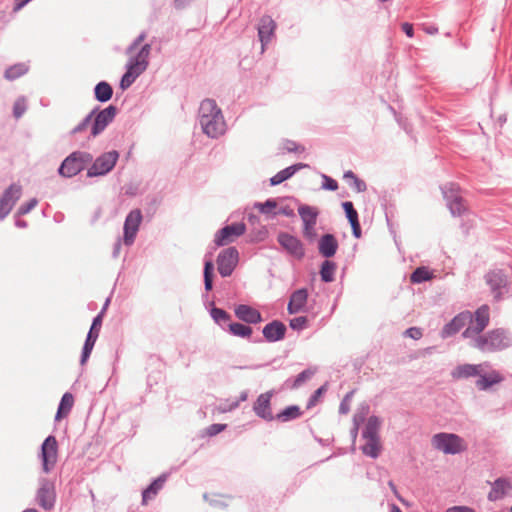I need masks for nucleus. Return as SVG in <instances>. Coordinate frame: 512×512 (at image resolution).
<instances>
[{
	"label": "nucleus",
	"mask_w": 512,
	"mask_h": 512,
	"mask_svg": "<svg viewBox=\"0 0 512 512\" xmlns=\"http://www.w3.org/2000/svg\"><path fill=\"white\" fill-rule=\"evenodd\" d=\"M258 37L261 42V50L264 52L267 44L271 41L276 29V23L269 15L260 18L258 24Z\"/></svg>",
	"instance_id": "20"
},
{
	"label": "nucleus",
	"mask_w": 512,
	"mask_h": 512,
	"mask_svg": "<svg viewBox=\"0 0 512 512\" xmlns=\"http://www.w3.org/2000/svg\"><path fill=\"white\" fill-rule=\"evenodd\" d=\"M226 427H227L226 424H221V423L211 424L210 426L207 427V434L210 437L216 436L217 434L224 431L226 429Z\"/></svg>",
	"instance_id": "58"
},
{
	"label": "nucleus",
	"mask_w": 512,
	"mask_h": 512,
	"mask_svg": "<svg viewBox=\"0 0 512 512\" xmlns=\"http://www.w3.org/2000/svg\"><path fill=\"white\" fill-rule=\"evenodd\" d=\"M289 325H290L291 329L301 331L307 325V317H305V316L295 317L290 320Z\"/></svg>",
	"instance_id": "54"
},
{
	"label": "nucleus",
	"mask_w": 512,
	"mask_h": 512,
	"mask_svg": "<svg viewBox=\"0 0 512 512\" xmlns=\"http://www.w3.org/2000/svg\"><path fill=\"white\" fill-rule=\"evenodd\" d=\"M446 512H476L473 508L468 506H454L448 508Z\"/></svg>",
	"instance_id": "64"
},
{
	"label": "nucleus",
	"mask_w": 512,
	"mask_h": 512,
	"mask_svg": "<svg viewBox=\"0 0 512 512\" xmlns=\"http://www.w3.org/2000/svg\"><path fill=\"white\" fill-rule=\"evenodd\" d=\"M152 46L149 43H145L142 45L140 50L137 52L136 55L130 57L134 61H140L145 63L147 66L149 65V56L151 53Z\"/></svg>",
	"instance_id": "42"
},
{
	"label": "nucleus",
	"mask_w": 512,
	"mask_h": 512,
	"mask_svg": "<svg viewBox=\"0 0 512 512\" xmlns=\"http://www.w3.org/2000/svg\"><path fill=\"white\" fill-rule=\"evenodd\" d=\"M433 446L444 454L455 455L465 450L463 439L454 433L440 432L432 438Z\"/></svg>",
	"instance_id": "7"
},
{
	"label": "nucleus",
	"mask_w": 512,
	"mask_h": 512,
	"mask_svg": "<svg viewBox=\"0 0 512 512\" xmlns=\"http://www.w3.org/2000/svg\"><path fill=\"white\" fill-rule=\"evenodd\" d=\"M303 414V411L298 405H290L274 415V420L285 423L298 419Z\"/></svg>",
	"instance_id": "32"
},
{
	"label": "nucleus",
	"mask_w": 512,
	"mask_h": 512,
	"mask_svg": "<svg viewBox=\"0 0 512 512\" xmlns=\"http://www.w3.org/2000/svg\"><path fill=\"white\" fill-rule=\"evenodd\" d=\"M93 348L94 347L91 345H86V344L83 345L81 356H80V364L81 365H84L88 361Z\"/></svg>",
	"instance_id": "61"
},
{
	"label": "nucleus",
	"mask_w": 512,
	"mask_h": 512,
	"mask_svg": "<svg viewBox=\"0 0 512 512\" xmlns=\"http://www.w3.org/2000/svg\"><path fill=\"white\" fill-rule=\"evenodd\" d=\"M93 93L96 101L106 103L113 97V88L107 81H100L95 85Z\"/></svg>",
	"instance_id": "30"
},
{
	"label": "nucleus",
	"mask_w": 512,
	"mask_h": 512,
	"mask_svg": "<svg viewBox=\"0 0 512 512\" xmlns=\"http://www.w3.org/2000/svg\"><path fill=\"white\" fill-rule=\"evenodd\" d=\"M58 443L53 435L45 438L41 445V462L42 469L45 473L51 471L57 462Z\"/></svg>",
	"instance_id": "12"
},
{
	"label": "nucleus",
	"mask_w": 512,
	"mask_h": 512,
	"mask_svg": "<svg viewBox=\"0 0 512 512\" xmlns=\"http://www.w3.org/2000/svg\"><path fill=\"white\" fill-rule=\"evenodd\" d=\"M93 161V155L86 151H74L60 164L58 174L64 178H72L83 171Z\"/></svg>",
	"instance_id": "5"
},
{
	"label": "nucleus",
	"mask_w": 512,
	"mask_h": 512,
	"mask_svg": "<svg viewBox=\"0 0 512 512\" xmlns=\"http://www.w3.org/2000/svg\"><path fill=\"white\" fill-rule=\"evenodd\" d=\"M234 312L237 318L247 324H258L263 320L261 313L257 309L246 304H239Z\"/></svg>",
	"instance_id": "23"
},
{
	"label": "nucleus",
	"mask_w": 512,
	"mask_h": 512,
	"mask_svg": "<svg viewBox=\"0 0 512 512\" xmlns=\"http://www.w3.org/2000/svg\"><path fill=\"white\" fill-rule=\"evenodd\" d=\"M255 207L262 213V214H270L272 211L277 207V202L273 198L267 199L265 202H257L255 204Z\"/></svg>",
	"instance_id": "44"
},
{
	"label": "nucleus",
	"mask_w": 512,
	"mask_h": 512,
	"mask_svg": "<svg viewBox=\"0 0 512 512\" xmlns=\"http://www.w3.org/2000/svg\"><path fill=\"white\" fill-rule=\"evenodd\" d=\"M228 332L233 335L240 338H247L251 339V335L253 333V329L249 325H245L243 323L239 322H233L228 324Z\"/></svg>",
	"instance_id": "37"
},
{
	"label": "nucleus",
	"mask_w": 512,
	"mask_h": 512,
	"mask_svg": "<svg viewBox=\"0 0 512 512\" xmlns=\"http://www.w3.org/2000/svg\"><path fill=\"white\" fill-rule=\"evenodd\" d=\"M326 391V387L325 385L323 386H320L318 389H316L312 394L311 396L309 397L308 401H307V405H306V408L307 409H311L312 407H314L317 402L319 401V398L322 396V394Z\"/></svg>",
	"instance_id": "49"
},
{
	"label": "nucleus",
	"mask_w": 512,
	"mask_h": 512,
	"mask_svg": "<svg viewBox=\"0 0 512 512\" xmlns=\"http://www.w3.org/2000/svg\"><path fill=\"white\" fill-rule=\"evenodd\" d=\"M322 189L328 191H336L338 189V182L326 174H322Z\"/></svg>",
	"instance_id": "53"
},
{
	"label": "nucleus",
	"mask_w": 512,
	"mask_h": 512,
	"mask_svg": "<svg viewBox=\"0 0 512 512\" xmlns=\"http://www.w3.org/2000/svg\"><path fill=\"white\" fill-rule=\"evenodd\" d=\"M443 198L452 216H461L466 211L464 199L460 195V187L456 183H448L441 187Z\"/></svg>",
	"instance_id": "8"
},
{
	"label": "nucleus",
	"mask_w": 512,
	"mask_h": 512,
	"mask_svg": "<svg viewBox=\"0 0 512 512\" xmlns=\"http://www.w3.org/2000/svg\"><path fill=\"white\" fill-rule=\"evenodd\" d=\"M405 335L417 340L422 337V331L420 328L410 327L405 331Z\"/></svg>",
	"instance_id": "62"
},
{
	"label": "nucleus",
	"mask_w": 512,
	"mask_h": 512,
	"mask_svg": "<svg viewBox=\"0 0 512 512\" xmlns=\"http://www.w3.org/2000/svg\"><path fill=\"white\" fill-rule=\"evenodd\" d=\"M381 426V420L376 415H371L368 417L366 425L364 429L362 430V437L364 439L366 438H374V437H380L379 430Z\"/></svg>",
	"instance_id": "34"
},
{
	"label": "nucleus",
	"mask_w": 512,
	"mask_h": 512,
	"mask_svg": "<svg viewBox=\"0 0 512 512\" xmlns=\"http://www.w3.org/2000/svg\"><path fill=\"white\" fill-rule=\"evenodd\" d=\"M199 123L204 134L218 138L225 132V120L221 109L213 99H204L199 107Z\"/></svg>",
	"instance_id": "2"
},
{
	"label": "nucleus",
	"mask_w": 512,
	"mask_h": 512,
	"mask_svg": "<svg viewBox=\"0 0 512 512\" xmlns=\"http://www.w3.org/2000/svg\"><path fill=\"white\" fill-rule=\"evenodd\" d=\"M313 374L314 372L311 371L310 369L303 370L294 378L291 388H299L304 382L309 380L313 376Z\"/></svg>",
	"instance_id": "45"
},
{
	"label": "nucleus",
	"mask_w": 512,
	"mask_h": 512,
	"mask_svg": "<svg viewBox=\"0 0 512 512\" xmlns=\"http://www.w3.org/2000/svg\"><path fill=\"white\" fill-rule=\"evenodd\" d=\"M298 213L302 219L303 225H305V221H310L311 223L317 222L318 210L315 207L309 205H301L298 208Z\"/></svg>",
	"instance_id": "39"
},
{
	"label": "nucleus",
	"mask_w": 512,
	"mask_h": 512,
	"mask_svg": "<svg viewBox=\"0 0 512 512\" xmlns=\"http://www.w3.org/2000/svg\"><path fill=\"white\" fill-rule=\"evenodd\" d=\"M366 443L361 446V451L364 455L373 459L378 458L381 452L380 437L366 438Z\"/></svg>",
	"instance_id": "35"
},
{
	"label": "nucleus",
	"mask_w": 512,
	"mask_h": 512,
	"mask_svg": "<svg viewBox=\"0 0 512 512\" xmlns=\"http://www.w3.org/2000/svg\"><path fill=\"white\" fill-rule=\"evenodd\" d=\"M21 195L22 187L15 183H12L4 190L0 197V221L6 218Z\"/></svg>",
	"instance_id": "16"
},
{
	"label": "nucleus",
	"mask_w": 512,
	"mask_h": 512,
	"mask_svg": "<svg viewBox=\"0 0 512 512\" xmlns=\"http://www.w3.org/2000/svg\"><path fill=\"white\" fill-rule=\"evenodd\" d=\"M168 474L162 473L154 479L142 492V504L147 505L148 501L153 499L163 488L167 481Z\"/></svg>",
	"instance_id": "27"
},
{
	"label": "nucleus",
	"mask_w": 512,
	"mask_h": 512,
	"mask_svg": "<svg viewBox=\"0 0 512 512\" xmlns=\"http://www.w3.org/2000/svg\"><path fill=\"white\" fill-rule=\"evenodd\" d=\"M484 280L495 302H500L509 295L511 282L506 270L500 268L491 269L484 275Z\"/></svg>",
	"instance_id": "4"
},
{
	"label": "nucleus",
	"mask_w": 512,
	"mask_h": 512,
	"mask_svg": "<svg viewBox=\"0 0 512 512\" xmlns=\"http://www.w3.org/2000/svg\"><path fill=\"white\" fill-rule=\"evenodd\" d=\"M28 66L25 63H17L8 67L4 72V78L13 81L25 75L28 72Z\"/></svg>",
	"instance_id": "38"
},
{
	"label": "nucleus",
	"mask_w": 512,
	"mask_h": 512,
	"mask_svg": "<svg viewBox=\"0 0 512 512\" xmlns=\"http://www.w3.org/2000/svg\"><path fill=\"white\" fill-rule=\"evenodd\" d=\"M119 156L117 150H111L100 154L96 159L93 158L91 166L87 169V177L93 178L107 175L114 169Z\"/></svg>",
	"instance_id": "6"
},
{
	"label": "nucleus",
	"mask_w": 512,
	"mask_h": 512,
	"mask_svg": "<svg viewBox=\"0 0 512 512\" xmlns=\"http://www.w3.org/2000/svg\"><path fill=\"white\" fill-rule=\"evenodd\" d=\"M484 366H488V363L483 364H462L458 365L453 369L451 375L454 379H467L480 375V371Z\"/></svg>",
	"instance_id": "26"
},
{
	"label": "nucleus",
	"mask_w": 512,
	"mask_h": 512,
	"mask_svg": "<svg viewBox=\"0 0 512 512\" xmlns=\"http://www.w3.org/2000/svg\"><path fill=\"white\" fill-rule=\"evenodd\" d=\"M136 75H133L129 71H125L120 79L119 86L122 90L128 89L137 79Z\"/></svg>",
	"instance_id": "48"
},
{
	"label": "nucleus",
	"mask_w": 512,
	"mask_h": 512,
	"mask_svg": "<svg viewBox=\"0 0 512 512\" xmlns=\"http://www.w3.org/2000/svg\"><path fill=\"white\" fill-rule=\"evenodd\" d=\"M141 221L142 213L140 209H133L127 214L123 227V242L125 245L131 246L134 243Z\"/></svg>",
	"instance_id": "15"
},
{
	"label": "nucleus",
	"mask_w": 512,
	"mask_h": 512,
	"mask_svg": "<svg viewBox=\"0 0 512 512\" xmlns=\"http://www.w3.org/2000/svg\"><path fill=\"white\" fill-rule=\"evenodd\" d=\"M118 112L115 105H108L101 109L100 106H95L71 131V135L82 133L85 131L89 124L90 135L89 138H96L102 134L105 129L114 121Z\"/></svg>",
	"instance_id": "1"
},
{
	"label": "nucleus",
	"mask_w": 512,
	"mask_h": 512,
	"mask_svg": "<svg viewBox=\"0 0 512 512\" xmlns=\"http://www.w3.org/2000/svg\"><path fill=\"white\" fill-rule=\"evenodd\" d=\"M27 109L26 100L24 97H19L13 104V115L16 119L23 116Z\"/></svg>",
	"instance_id": "47"
},
{
	"label": "nucleus",
	"mask_w": 512,
	"mask_h": 512,
	"mask_svg": "<svg viewBox=\"0 0 512 512\" xmlns=\"http://www.w3.org/2000/svg\"><path fill=\"white\" fill-rule=\"evenodd\" d=\"M470 345L481 352H496L512 346V337L506 330L497 328L473 337Z\"/></svg>",
	"instance_id": "3"
},
{
	"label": "nucleus",
	"mask_w": 512,
	"mask_h": 512,
	"mask_svg": "<svg viewBox=\"0 0 512 512\" xmlns=\"http://www.w3.org/2000/svg\"><path fill=\"white\" fill-rule=\"evenodd\" d=\"M349 186L358 193L364 192L367 189L365 181L360 179L358 176L353 181L349 182Z\"/></svg>",
	"instance_id": "59"
},
{
	"label": "nucleus",
	"mask_w": 512,
	"mask_h": 512,
	"mask_svg": "<svg viewBox=\"0 0 512 512\" xmlns=\"http://www.w3.org/2000/svg\"><path fill=\"white\" fill-rule=\"evenodd\" d=\"M55 483L46 478H39V487L36 491L35 501L44 510H52L56 503Z\"/></svg>",
	"instance_id": "9"
},
{
	"label": "nucleus",
	"mask_w": 512,
	"mask_h": 512,
	"mask_svg": "<svg viewBox=\"0 0 512 512\" xmlns=\"http://www.w3.org/2000/svg\"><path fill=\"white\" fill-rule=\"evenodd\" d=\"M402 31L406 34L408 38H413L414 36V27L413 24L409 22H404L401 24Z\"/></svg>",
	"instance_id": "63"
},
{
	"label": "nucleus",
	"mask_w": 512,
	"mask_h": 512,
	"mask_svg": "<svg viewBox=\"0 0 512 512\" xmlns=\"http://www.w3.org/2000/svg\"><path fill=\"white\" fill-rule=\"evenodd\" d=\"M308 167H309V165L306 163H296L291 166H288L270 178V180H269L270 185L271 186L279 185L282 182L290 179L298 171H300L304 168H308Z\"/></svg>",
	"instance_id": "28"
},
{
	"label": "nucleus",
	"mask_w": 512,
	"mask_h": 512,
	"mask_svg": "<svg viewBox=\"0 0 512 512\" xmlns=\"http://www.w3.org/2000/svg\"><path fill=\"white\" fill-rule=\"evenodd\" d=\"M342 208L345 212V216L349 223L356 222L359 220V215L357 210L354 208V205L351 201H345L342 203Z\"/></svg>",
	"instance_id": "43"
},
{
	"label": "nucleus",
	"mask_w": 512,
	"mask_h": 512,
	"mask_svg": "<svg viewBox=\"0 0 512 512\" xmlns=\"http://www.w3.org/2000/svg\"><path fill=\"white\" fill-rule=\"evenodd\" d=\"M307 299H308V290L306 288H300V289L295 290L291 294L289 302H288V306H287L288 313L293 315V314H297V313L301 312L307 303Z\"/></svg>",
	"instance_id": "24"
},
{
	"label": "nucleus",
	"mask_w": 512,
	"mask_h": 512,
	"mask_svg": "<svg viewBox=\"0 0 512 512\" xmlns=\"http://www.w3.org/2000/svg\"><path fill=\"white\" fill-rule=\"evenodd\" d=\"M37 204L38 200L36 198H31L29 201L20 205L16 212L17 216L28 214L33 208L36 207Z\"/></svg>",
	"instance_id": "51"
},
{
	"label": "nucleus",
	"mask_w": 512,
	"mask_h": 512,
	"mask_svg": "<svg viewBox=\"0 0 512 512\" xmlns=\"http://www.w3.org/2000/svg\"><path fill=\"white\" fill-rule=\"evenodd\" d=\"M209 306L211 318L222 329H226V326L228 327V324H230L231 315L226 310L216 307L214 301H211Z\"/></svg>",
	"instance_id": "29"
},
{
	"label": "nucleus",
	"mask_w": 512,
	"mask_h": 512,
	"mask_svg": "<svg viewBox=\"0 0 512 512\" xmlns=\"http://www.w3.org/2000/svg\"><path fill=\"white\" fill-rule=\"evenodd\" d=\"M338 247V241L331 233L322 235L318 241L319 254L326 259L332 258L336 254Z\"/></svg>",
	"instance_id": "22"
},
{
	"label": "nucleus",
	"mask_w": 512,
	"mask_h": 512,
	"mask_svg": "<svg viewBox=\"0 0 512 512\" xmlns=\"http://www.w3.org/2000/svg\"><path fill=\"white\" fill-rule=\"evenodd\" d=\"M316 223H311L310 221H305V225H303V236L310 243L314 242L317 237V232L315 230Z\"/></svg>",
	"instance_id": "46"
},
{
	"label": "nucleus",
	"mask_w": 512,
	"mask_h": 512,
	"mask_svg": "<svg viewBox=\"0 0 512 512\" xmlns=\"http://www.w3.org/2000/svg\"><path fill=\"white\" fill-rule=\"evenodd\" d=\"M147 37V33L146 31H142L133 41L132 43L127 47L126 49V53L127 54H130L132 53L134 50H136L138 48V46H140V44L146 39Z\"/></svg>",
	"instance_id": "56"
},
{
	"label": "nucleus",
	"mask_w": 512,
	"mask_h": 512,
	"mask_svg": "<svg viewBox=\"0 0 512 512\" xmlns=\"http://www.w3.org/2000/svg\"><path fill=\"white\" fill-rule=\"evenodd\" d=\"M489 324V307L482 305L475 311V321L469 323L468 327L462 332V337L473 340L478 336Z\"/></svg>",
	"instance_id": "11"
},
{
	"label": "nucleus",
	"mask_w": 512,
	"mask_h": 512,
	"mask_svg": "<svg viewBox=\"0 0 512 512\" xmlns=\"http://www.w3.org/2000/svg\"><path fill=\"white\" fill-rule=\"evenodd\" d=\"M246 231V225L243 222H236L225 225L215 234L214 242L217 246H224L232 241L234 237L243 235Z\"/></svg>",
	"instance_id": "18"
},
{
	"label": "nucleus",
	"mask_w": 512,
	"mask_h": 512,
	"mask_svg": "<svg viewBox=\"0 0 512 512\" xmlns=\"http://www.w3.org/2000/svg\"><path fill=\"white\" fill-rule=\"evenodd\" d=\"M93 348L94 347L91 345H86V344L83 345L81 356H80V364L81 365H84L88 361Z\"/></svg>",
	"instance_id": "60"
},
{
	"label": "nucleus",
	"mask_w": 512,
	"mask_h": 512,
	"mask_svg": "<svg viewBox=\"0 0 512 512\" xmlns=\"http://www.w3.org/2000/svg\"><path fill=\"white\" fill-rule=\"evenodd\" d=\"M336 269H337V265L334 261H331L329 259L324 260L320 266V271H319L321 281L324 283L333 282L335 279L334 275H335Z\"/></svg>",
	"instance_id": "36"
},
{
	"label": "nucleus",
	"mask_w": 512,
	"mask_h": 512,
	"mask_svg": "<svg viewBox=\"0 0 512 512\" xmlns=\"http://www.w3.org/2000/svg\"><path fill=\"white\" fill-rule=\"evenodd\" d=\"M280 246L292 257L302 260L305 257V248L302 241L287 232H280L277 236Z\"/></svg>",
	"instance_id": "13"
},
{
	"label": "nucleus",
	"mask_w": 512,
	"mask_h": 512,
	"mask_svg": "<svg viewBox=\"0 0 512 512\" xmlns=\"http://www.w3.org/2000/svg\"><path fill=\"white\" fill-rule=\"evenodd\" d=\"M239 261V252L236 247L223 249L217 257V269L222 277H229L235 270Z\"/></svg>",
	"instance_id": "10"
},
{
	"label": "nucleus",
	"mask_w": 512,
	"mask_h": 512,
	"mask_svg": "<svg viewBox=\"0 0 512 512\" xmlns=\"http://www.w3.org/2000/svg\"><path fill=\"white\" fill-rule=\"evenodd\" d=\"M510 487V483L505 478H497L491 487L490 492L488 493L489 501H497L502 499L506 494V489Z\"/></svg>",
	"instance_id": "31"
},
{
	"label": "nucleus",
	"mask_w": 512,
	"mask_h": 512,
	"mask_svg": "<svg viewBox=\"0 0 512 512\" xmlns=\"http://www.w3.org/2000/svg\"><path fill=\"white\" fill-rule=\"evenodd\" d=\"M213 278H214V263L211 259H205L203 268V280L205 293L202 295V300L207 309H210L208 300V292L213 289Z\"/></svg>",
	"instance_id": "25"
},
{
	"label": "nucleus",
	"mask_w": 512,
	"mask_h": 512,
	"mask_svg": "<svg viewBox=\"0 0 512 512\" xmlns=\"http://www.w3.org/2000/svg\"><path fill=\"white\" fill-rule=\"evenodd\" d=\"M283 149L288 153L303 152L304 147L299 146L295 141L286 139L283 142Z\"/></svg>",
	"instance_id": "55"
},
{
	"label": "nucleus",
	"mask_w": 512,
	"mask_h": 512,
	"mask_svg": "<svg viewBox=\"0 0 512 512\" xmlns=\"http://www.w3.org/2000/svg\"><path fill=\"white\" fill-rule=\"evenodd\" d=\"M504 381V376L497 370H491L489 373H483V368L475 382V386L479 391H487L492 386Z\"/></svg>",
	"instance_id": "21"
},
{
	"label": "nucleus",
	"mask_w": 512,
	"mask_h": 512,
	"mask_svg": "<svg viewBox=\"0 0 512 512\" xmlns=\"http://www.w3.org/2000/svg\"><path fill=\"white\" fill-rule=\"evenodd\" d=\"M432 278L431 271L425 267L420 266L417 267L410 276V281L414 284H420L426 281H429Z\"/></svg>",
	"instance_id": "40"
},
{
	"label": "nucleus",
	"mask_w": 512,
	"mask_h": 512,
	"mask_svg": "<svg viewBox=\"0 0 512 512\" xmlns=\"http://www.w3.org/2000/svg\"><path fill=\"white\" fill-rule=\"evenodd\" d=\"M369 412V405L366 403H362L356 413L353 416V422L363 423L366 419V416Z\"/></svg>",
	"instance_id": "50"
},
{
	"label": "nucleus",
	"mask_w": 512,
	"mask_h": 512,
	"mask_svg": "<svg viewBox=\"0 0 512 512\" xmlns=\"http://www.w3.org/2000/svg\"><path fill=\"white\" fill-rule=\"evenodd\" d=\"M355 393V390L349 391L341 400L339 405V413L347 414L350 411V401Z\"/></svg>",
	"instance_id": "52"
},
{
	"label": "nucleus",
	"mask_w": 512,
	"mask_h": 512,
	"mask_svg": "<svg viewBox=\"0 0 512 512\" xmlns=\"http://www.w3.org/2000/svg\"><path fill=\"white\" fill-rule=\"evenodd\" d=\"M147 68L148 66L145 63L134 61L131 58H129L126 63V70L136 75V77H139Z\"/></svg>",
	"instance_id": "41"
},
{
	"label": "nucleus",
	"mask_w": 512,
	"mask_h": 512,
	"mask_svg": "<svg viewBox=\"0 0 512 512\" xmlns=\"http://www.w3.org/2000/svg\"><path fill=\"white\" fill-rule=\"evenodd\" d=\"M273 395V390L261 393L255 400L252 408L257 417L267 422L274 420V415L271 408V399Z\"/></svg>",
	"instance_id": "19"
},
{
	"label": "nucleus",
	"mask_w": 512,
	"mask_h": 512,
	"mask_svg": "<svg viewBox=\"0 0 512 512\" xmlns=\"http://www.w3.org/2000/svg\"><path fill=\"white\" fill-rule=\"evenodd\" d=\"M287 332L286 325L280 321V320H272L271 322L267 323L263 329L262 334L263 338L257 337L251 340L253 343H261L263 340L274 343L281 341L285 338Z\"/></svg>",
	"instance_id": "14"
},
{
	"label": "nucleus",
	"mask_w": 512,
	"mask_h": 512,
	"mask_svg": "<svg viewBox=\"0 0 512 512\" xmlns=\"http://www.w3.org/2000/svg\"><path fill=\"white\" fill-rule=\"evenodd\" d=\"M469 323H472V313L470 311H462L443 326L440 336L443 339L452 337Z\"/></svg>",
	"instance_id": "17"
},
{
	"label": "nucleus",
	"mask_w": 512,
	"mask_h": 512,
	"mask_svg": "<svg viewBox=\"0 0 512 512\" xmlns=\"http://www.w3.org/2000/svg\"><path fill=\"white\" fill-rule=\"evenodd\" d=\"M74 404V397L70 392H66L63 394L60 403L57 408V412L55 415V421H59L62 418L66 417Z\"/></svg>",
	"instance_id": "33"
},
{
	"label": "nucleus",
	"mask_w": 512,
	"mask_h": 512,
	"mask_svg": "<svg viewBox=\"0 0 512 512\" xmlns=\"http://www.w3.org/2000/svg\"><path fill=\"white\" fill-rule=\"evenodd\" d=\"M102 321H103V317L101 314H97L93 320H92V324L90 326V329L88 332H91L92 334H95L97 336H99V333H100V329H101V326H102Z\"/></svg>",
	"instance_id": "57"
}]
</instances>
